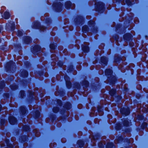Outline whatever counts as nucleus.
I'll return each instance as SVG.
<instances>
[{"instance_id":"obj_16","label":"nucleus","mask_w":148,"mask_h":148,"mask_svg":"<svg viewBox=\"0 0 148 148\" xmlns=\"http://www.w3.org/2000/svg\"><path fill=\"white\" fill-rule=\"evenodd\" d=\"M64 107L67 109H69L71 107V105L69 103H67L65 106Z\"/></svg>"},{"instance_id":"obj_37","label":"nucleus","mask_w":148,"mask_h":148,"mask_svg":"<svg viewBox=\"0 0 148 148\" xmlns=\"http://www.w3.org/2000/svg\"><path fill=\"white\" fill-rule=\"evenodd\" d=\"M15 138H12V141L15 140Z\"/></svg>"},{"instance_id":"obj_42","label":"nucleus","mask_w":148,"mask_h":148,"mask_svg":"<svg viewBox=\"0 0 148 148\" xmlns=\"http://www.w3.org/2000/svg\"><path fill=\"white\" fill-rule=\"evenodd\" d=\"M123 3H124V4H125V3L124 2V1Z\"/></svg>"},{"instance_id":"obj_21","label":"nucleus","mask_w":148,"mask_h":148,"mask_svg":"<svg viewBox=\"0 0 148 148\" xmlns=\"http://www.w3.org/2000/svg\"><path fill=\"white\" fill-rule=\"evenodd\" d=\"M115 92V89H112L110 91V94L111 95H113Z\"/></svg>"},{"instance_id":"obj_6","label":"nucleus","mask_w":148,"mask_h":148,"mask_svg":"<svg viewBox=\"0 0 148 148\" xmlns=\"http://www.w3.org/2000/svg\"><path fill=\"white\" fill-rule=\"evenodd\" d=\"M64 79L66 80V84L67 87L68 88H69L71 87V83L69 81V78L67 76H64Z\"/></svg>"},{"instance_id":"obj_13","label":"nucleus","mask_w":148,"mask_h":148,"mask_svg":"<svg viewBox=\"0 0 148 148\" xmlns=\"http://www.w3.org/2000/svg\"><path fill=\"white\" fill-rule=\"evenodd\" d=\"M27 72L26 71H23L21 73V76L23 77H27Z\"/></svg>"},{"instance_id":"obj_32","label":"nucleus","mask_w":148,"mask_h":148,"mask_svg":"<svg viewBox=\"0 0 148 148\" xmlns=\"http://www.w3.org/2000/svg\"><path fill=\"white\" fill-rule=\"evenodd\" d=\"M5 85L4 83V82H2L1 83V84L0 85V87H1L2 86H4Z\"/></svg>"},{"instance_id":"obj_15","label":"nucleus","mask_w":148,"mask_h":148,"mask_svg":"<svg viewBox=\"0 0 148 148\" xmlns=\"http://www.w3.org/2000/svg\"><path fill=\"white\" fill-rule=\"evenodd\" d=\"M82 17H79L78 18L75 20V21L78 23H80V22H81L82 20Z\"/></svg>"},{"instance_id":"obj_4","label":"nucleus","mask_w":148,"mask_h":148,"mask_svg":"<svg viewBox=\"0 0 148 148\" xmlns=\"http://www.w3.org/2000/svg\"><path fill=\"white\" fill-rule=\"evenodd\" d=\"M121 112L125 116L128 115L130 112L129 109L128 108H125L122 109L121 110Z\"/></svg>"},{"instance_id":"obj_1","label":"nucleus","mask_w":148,"mask_h":148,"mask_svg":"<svg viewBox=\"0 0 148 148\" xmlns=\"http://www.w3.org/2000/svg\"><path fill=\"white\" fill-rule=\"evenodd\" d=\"M96 10L100 12V13H102L104 7L103 3L102 2H99L96 3Z\"/></svg>"},{"instance_id":"obj_35","label":"nucleus","mask_w":148,"mask_h":148,"mask_svg":"<svg viewBox=\"0 0 148 148\" xmlns=\"http://www.w3.org/2000/svg\"><path fill=\"white\" fill-rule=\"evenodd\" d=\"M36 114H37V115H36V117H38L39 116V115H40V113H39V112L38 111H37L36 112Z\"/></svg>"},{"instance_id":"obj_12","label":"nucleus","mask_w":148,"mask_h":148,"mask_svg":"<svg viewBox=\"0 0 148 148\" xmlns=\"http://www.w3.org/2000/svg\"><path fill=\"white\" fill-rule=\"evenodd\" d=\"M34 50L35 51H36V52H37L40 51V48L39 46L37 45L34 47Z\"/></svg>"},{"instance_id":"obj_11","label":"nucleus","mask_w":148,"mask_h":148,"mask_svg":"<svg viewBox=\"0 0 148 148\" xmlns=\"http://www.w3.org/2000/svg\"><path fill=\"white\" fill-rule=\"evenodd\" d=\"M20 111L23 114H25L26 112V110L24 106H21L20 107Z\"/></svg>"},{"instance_id":"obj_29","label":"nucleus","mask_w":148,"mask_h":148,"mask_svg":"<svg viewBox=\"0 0 148 148\" xmlns=\"http://www.w3.org/2000/svg\"><path fill=\"white\" fill-rule=\"evenodd\" d=\"M83 85H85L86 87H87L88 85V82L87 81H85L83 83Z\"/></svg>"},{"instance_id":"obj_14","label":"nucleus","mask_w":148,"mask_h":148,"mask_svg":"<svg viewBox=\"0 0 148 148\" xmlns=\"http://www.w3.org/2000/svg\"><path fill=\"white\" fill-rule=\"evenodd\" d=\"M77 144L80 147H82L84 143L82 140H79L78 141Z\"/></svg>"},{"instance_id":"obj_39","label":"nucleus","mask_w":148,"mask_h":148,"mask_svg":"<svg viewBox=\"0 0 148 148\" xmlns=\"http://www.w3.org/2000/svg\"><path fill=\"white\" fill-rule=\"evenodd\" d=\"M116 129H117V130H119V129H117V126H116Z\"/></svg>"},{"instance_id":"obj_10","label":"nucleus","mask_w":148,"mask_h":148,"mask_svg":"<svg viewBox=\"0 0 148 148\" xmlns=\"http://www.w3.org/2000/svg\"><path fill=\"white\" fill-rule=\"evenodd\" d=\"M112 71L110 69H107L105 71V74L106 75H111L112 73Z\"/></svg>"},{"instance_id":"obj_33","label":"nucleus","mask_w":148,"mask_h":148,"mask_svg":"<svg viewBox=\"0 0 148 148\" xmlns=\"http://www.w3.org/2000/svg\"><path fill=\"white\" fill-rule=\"evenodd\" d=\"M45 27L43 26H40V29L41 30H43V29H45Z\"/></svg>"},{"instance_id":"obj_30","label":"nucleus","mask_w":148,"mask_h":148,"mask_svg":"<svg viewBox=\"0 0 148 148\" xmlns=\"http://www.w3.org/2000/svg\"><path fill=\"white\" fill-rule=\"evenodd\" d=\"M29 127L28 126H25L23 128V129L25 131H27L29 130Z\"/></svg>"},{"instance_id":"obj_26","label":"nucleus","mask_w":148,"mask_h":148,"mask_svg":"<svg viewBox=\"0 0 148 148\" xmlns=\"http://www.w3.org/2000/svg\"><path fill=\"white\" fill-rule=\"evenodd\" d=\"M31 41V38L29 37H26V39L25 40V41L27 43H28Z\"/></svg>"},{"instance_id":"obj_43","label":"nucleus","mask_w":148,"mask_h":148,"mask_svg":"<svg viewBox=\"0 0 148 148\" xmlns=\"http://www.w3.org/2000/svg\"><path fill=\"white\" fill-rule=\"evenodd\" d=\"M148 111V110H147V112Z\"/></svg>"},{"instance_id":"obj_9","label":"nucleus","mask_w":148,"mask_h":148,"mask_svg":"<svg viewBox=\"0 0 148 148\" xmlns=\"http://www.w3.org/2000/svg\"><path fill=\"white\" fill-rule=\"evenodd\" d=\"M10 17V14L9 12L7 11L5 12L4 14L3 17L5 19H8Z\"/></svg>"},{"instance_id":"obj_19","label":"nucleus","mask_w":148,"mask_h":148,"mask_svg":"<svg viewBox=\"0 0 148 148\" xmlns=\"http://www.w3.org/2000/svg\"><path fill=\"white\" fill-rule=\"evenodd\" d=\"M15 63L13 62L12 61H11L10 62H8L6 64V67L8 66H11L12 65H13Z\"/></svg>"},{"instance_id":"obj_28","label":"nucleus","mask_w":148,"mask_h":148,"mask_svg":"<svg viewBox=\"0 0 148 148\" xmlns=\"http://www.w3.org/2000/svg\"><path fill=\"white\" fill-rule=\"evenodd\" d=\"M50 47L51 49H54L55 48V45L53 44H51L50 45Z\"/></svg>"},{"instance_id":"obj_38","label":"nucleus","mask_w":148,"mask_h":148,"mask_svg":"<svg viewBox=\"0 0 148 148\" xmlns=\"http://www.w3.org/2000/svg\"><path fill=\"white\" fill-rule=\"evenodd\" d=\"M1 28H2L0 26V32H1Z\"/></svg>"},{"instance_id":"obj_27","label":"nucleus","mask_w":148,"mask_h":148,"mask_svg":"<svg viewBox=\"0 0 148 148\" xmlns=\"http://www.w3.org/2000/svg\"><path fill=\"white\" fill-rule=\"evenodd\" d=\"M104 143L101 142L99 143L98 144V146L100 148H102L104 147Z\"/></svg>"},{"instance_id":"obj_3","label":"nucleus","mask_w":148,"mask_h":148,"mask_svg":"<svg viewBox=\"0 0 148 148\" xmlns=\"http://www.w3.org/2000/svg\"><path fill=\"white\" fill-rule=\"evenodd\" d=\"M9 121L10 124L14 125L16 123V119L13 116H10L9 118Z\"/></svg>"},{"instance_id":"obj_22","label":"nucleus","mask_w":148,"mask_h":148,"mask_svg":"<svg viewBox=\"0 0 148 148\" xmlns=\"http://www.w3.org/2000/svg\"><path fill=\"white\" fill-rule=\"evenodd\" d=\"M113 146V143H109L107 145V148H111Z\"/></svg>"},{"instance_id":"obj_7","label":"nucleus","mask_w":148,"mask_h":148,"mask_svg":"<svg viewBox=\"0 0 148 148\" xmlns=\"http://www.w3.org/2000/svg\"><path fill=\"white\" fill-rule=\"evenodd\" d=\"M82 49L84 51L87 52L89 50V48L85 44H84L82 46Z\"/></svg>"},{"instance_id":"obj_40","label":"nucleus","mask_w":148,"mask_h":148,"mask_svg":"<svg viewBox=\"0 0 148 148\" xmlns=\"http://www.w3.org/2000/svg\"><path fill=\"white\" fill-rule=\"evenodd\" d=\"M92 24H93V23H94V22H93V21H92Z\"/></svg>"},{"instance_id":"obj_8","label":"nucleus","mask_w":148,"mask_h":148,"mask_svg":"<svg viewBox=\"0 0 148 148\" xmlns=\"http://www.w3.org/2000/svg\"><path fill=\"white\" fill-rule=\"evenodd\" d=\"M101 62L102 64L106 65L107 63V58L105 57H103L101 58Z\"/></svg>"},{"instance_id":"obj_34","label":"nucleus","mask_w":148,"mask_h":148,"mask_svg":"<svg viewBox=\"0 0 148 148\" xmlns=\"http://www.w3.org/2000/svg\"><path fill=\"white\" fill-rule=\"evenodd\" d=\"M18 35L20 36L22 35V32L21 31H18Z\"/></svg>"},{"instance_id":"obj_5","label":"nucleus","mask_w":148,"mask_h":148,"mask_svg":"<svg viewBox=\"0 0 148 148\" xmlns=\"http://www.w3.org/2000/svg\"><path fill=\"white\" fill-rule=\"evenodd\" d=\"M66 8L67 9L69 8H73L75 7V5L74 4H71V3L70 1L67 2L65 4Z\"/></svg>"},{"instance_id":"obj_18","label":"nucleus","mask_w":148,"mask_h":148,"mask_svg":"<svg viewBox=\"0 0 148 148\" xmlns=\"http://www.w3.org/2000/svg\"><path fill=\"white\" fill-rule=\"evenodd\" d=\"M10 87L12 89L14 90L17 88L18 86L15 84H13L10 86Z\"/></svg>"},{"instance_id":"obj_2","label":"nucleus","mask_w":148,"mask_h":148,"mask_svg":"<svg viewBox=\"0 0 148 148\" xmlns=\"http://www.w3.org/2000/svg\"><path fill=\"white\" fill-rule=\"evenodd\" d=\"M53 6L55 8V9L58 11L59 12L61 10L62 7V5L60 2L54 3L53 4Z\"/></svg>"},{"instance_id":"obj_17","label":"nucleus","mask_w":148,"mask_h":148,"mask_svg":"<svg viewBox=\"0 0 148 148\" xmlns=\"http://www.w3.org/2000/svg\"><path fill=\"white\" fill-rule=\"evenodd\" d=\"M123 124L125 126H128L130 125V123L127 120H125L123 121Z\"/></svg>"},{"instance_id":"obj_25","label":"nucleus","mask_w":148,"mask_h":148,"mask_svg":"<svg viewBox=\"0 0 148 148\" xmlns=\"http://www.w3.org/2000/svg\"><path fill=\"white\" fill-rule=\"evenodd\" d=\"M25 96L24 92L23 91H21L20 92V97L22 98Z\"/></svg>"},{"instance_id":"obj_36","label":"nucleus","mask_w":148,"mask_h":148,"mask_svg":"<svg viewBox=\"0 0 148 148\" xmlns=\"http://www.w3.org/2000/svg\"><path fill=\"white\" fill-rule=\"evenodd\" d=\"M1 122L2 125L5 122V121L3 120H1Z\"/></svg>"},{"instance_id":"obj_41","label":"nucleus","mask_w":148,"mask_h":148,"mask_svg":"<svg viewBox=\"0 0 148 148\" xmlns=\"http://www.w3.org/2000/svg\"><path fill=\"white\" fill-rule=\"evenodd\" d=\"M94 139H95V137H94Z\"/></svg>"},{"instance_id":"obj_23","label":"nucleus","mask_w":148,"mask_h":148,"mask_svg":"<svg viewBox=\"0 0 148 148\" xmlns=\"http://www.w3.org/2000/svg\"><path fill=\"white\" fill-rule=\"evenodd\" d=\"M59 108L57 107H54L53 109V111L55 113H56L58 111Z\"/></svg>"},{"instance_id":"obj_24","label":"nucleus","mask_w":148,"mask_h":148,"mask_svg":"<svg viewBox=\"0 0 148 148\" xmlns=\"http://www.w3.org/2000/svg\"><path fill=\"white\" fill-rule=\"evenodd\" d=\"M125 2L128 5L131 4L132 1L130 0H125Z\"/></svg>"},{"instance_id":"obj_31","label":"nucleus","mask_w":148,"mask_h":148,"mask_svg":"<svg viewBox=\"0 0 148 148\" xmlns=\"http://www.w3.org/2000/svg\"><path fill=\"white\" fill-rule=\"evenodd\" d=\"M57 103H58V104L60 106L62 103L61 101L60 100H57Z\"/></svg>"},{"instance_id":"obj_20","label":"nucleus","mask_w":148,"mask_h":148,"mask_svg":"<svg viewBox=\"0 0 148 148\" xmlns=\"http://www.w3.org/2000/svg\"><path fill=\"white\" fill-rule=\"evenodd\" d=\"M88 30V28L87 26H84L83 27L82 30L83 32L87 31Z\"/></svg>"}]
</instances>
